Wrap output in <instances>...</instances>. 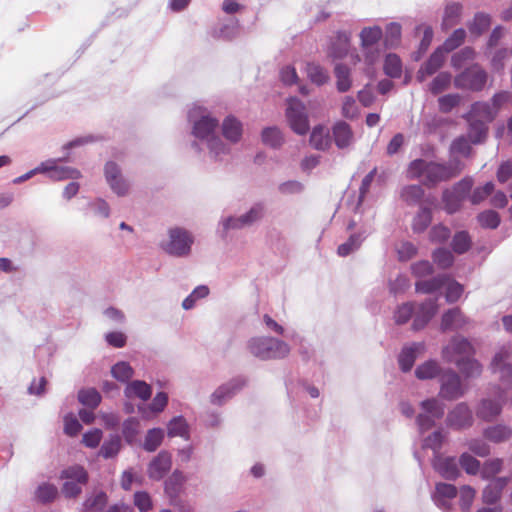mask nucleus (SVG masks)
I'll list each match as a JSON object with an SVG mask.
<instances>
[{
	"label": "nucleus",
	"instance_id": "nucleus-1",
	"mask_svg": "<svg viewBox=\"0 0 512 512\" xmlns=\"http://www.w3.org/2000/svg\"><path fill=\"white\" fill-rule=\"evenodd\" d=\"M509 358V350L505 347L501 348L500 351L494 356L491 363L492 371L495 374H499L501 381V387L497 388L495 392L497 399H483L476 411L478 418L490 422L494 420L502 411V404L505 400V390L512 388V365L507 363L506 360Z\"/></svg>",
	"mask_w": 512,
	"mask_h": 512
},
{
	"label": "nucleus",
	"instance_id": "nucleus-2",
	"mask_svg": "<svg viewBox=\"0 0 512 512\" xmlns=\"http://www.w3.org/2000/svg\"><path fill=\"white\" fill-rule=\"evenodd\" d=\"M462 170L463 165L457 159H453L449 163L415 159L408 166L407 178L421 179L423 185L434 187L440 182H445L458 176Z\"/></svg>",
	"mask_w": 512,
	"mask_h": 512
},
{
	"label": "nucleus",
	"instance_id": "nucleus-3",
	"mask_svg": "<svg viewBox=\"0 0 512 512\" xmlns=\"http://www.w3.org/2000/svg\"><path fill=\"white\" fill-rule=\"evenodd\" d=\"M248 350L262 360L286 357L290 348L287 343L272 337H254L248 341Z\"/></svg>",
	"mask_w": 512,
	"mask_h": 512
},
{
	"label": "nucleus",
	"instance_id": "nucleus-4",
	"mask_svg": "<svg viewBox=\"0 0 512 512\" xmlns=\"http://www.w3.org/2000/svg\"><path fill=\"white\" fill-rule=\"evenodd\" d=\"M60 479L64 480L61 488L63 495L66 498H76L88 483L89 475L83 466L72 465L61 471Z\"/></svg>",
	"mask_w": 512,
	"mask_h": 512
},
{
	"label": "nucleus",
	"instance_id": "nucleus-5",
	"mask_svg": "<svg viewBox=\"0 0 512 512\" xmlns=\"http://www.w3.org/2000/svg\"><path fill=\"white\" fill-rule=\"evenodd\" d=\"M473 186V180L469 177L463 178L457 182L452 189H446L442 194L444 209L448 214L457 212L470 193Z\"/></svg>",
	"mask_w": 512,
	"mask_h": 512
},
{
	"label": "nucleus",
	"instance_id": "nucleus-6",
	"mask_svg": "<svg viewBox=\"0 0 512 512\" xmlns=\"http://www.w3.org/2000/svg\"><path fill=\"white\" fill-rule=\"evenodd\" d=\"M286 118L296 134L305 135L309 131L306 107L299 99L292 97L287 100Z\"/></svg>",
	"mask_w": 512,
	"mask_h": 512
},
{
	"label": "nucleus",
	"instance_id": "nucleus-7",
	"mask_svg": "<svg viewBox=\"0 0 512 512\" xmlns=\"http://www.w3.org/2000/svg\"><path fill=\"white\" fill-rule=\"evenodd\" d=\"M475 354L471 342L460 335L453 336L450 342L443 348L442 357L448 363L457 365V361H463Z\"/></svg>",
	"mask_w": 512,
	"mask_h": 512
},
{
	"label": "nucleus",
	"instance_id": "nucleus-8",
	"mask_svg": "<svg viewBox=\"0 0 512 512\" xmlns=\"http://www.w3.org/2000/svg\"><path fill=\"white\" fill-rule=\"evenodd\" d=\"M487 77V73L475 64L457 75L454 79V85L458 89L481 91L487 82Z\"/></svg>",
	"mask_w": 512,
	"mask_h": 512
},
{
	"label": "nucleus",
	"instance_id": "nucleus-9",
	"mask_svg": "<svg viewBox=\"0 0 512 512\" xmlns=\"http://www.w3.org/2000/svg\"><path fill=\"white\" fill-rule=\"evenodd\" d=\"M496 116V111L487 102H476L472 105L469 118H475L476 123L471 124L472 129H476L477 137L473 140L474 143H479L486 136V127L484 122L492 121Z\"/></svg>",
	"mask_w": 512,
	"mask_h": 512
},
{
	"label": "nucleus",
	"instance_id": "nucleus-10",
	"mask_svg": "<svg viewBox=\"0 0 512 512\" xmlns=\"http://www.w3.org/2000/svg\"><path fill=\"white\" fill-rule=\"evenodd\" d=\"M192 244L193 238L190 233L177 227L169 230V241L163 249L170 255L185 256L189 254Z\"/></svg>",
	"mask_w": 512,
	"mask_h": 512
},
{
	"label": "nucleus",
	"instance_id": "nucleus-11",
	"mask_svg": "<svg viewBox=\"0 0 512 512\" xmlns=\"http://www.w3.org/2000/svg\"><path fill=\"white\" fill-rule=\"evenodd\" d=\"M463 393L459 375L452 370L446 371L441 377L440 396L446 400H454Z\"/></svg>",
	"mask_w": 512,
	"mask_h": 512
},
{
	"label": "nucleus",
	"instance_id": "nucleus-12",
	"mask_svg": "<svg viewBox=\"0 0 512 512\" xmlns=\"http://www.w3.org/2000/svg\"><path fill=\"white\" fill-rule=\"evenodd\" d=\"M473 423L472 411L465 403L457 404L447 416L448 426L454 429L470 427Z\"/></svg>",
	"mask_w": 512,
	"mask_h": 512
},
{
	"label": "nucleus",
	"instance_id": "nucleus-13",
	"mask_svg": "<svg viewBox=\"0 0 512 512\" xmlns=\"http://www.w3.org/2000/svg\"><path fill=\"white\" fill-rule=\"evenodd\" d=\"M438 305L437 299H428L419 305L418 311L415 314L412 329L418 331L424 328L432 317L437 313Z\"/></svg>",
	"mask_w": 512,
	"mask_h": 512
},
{
	"label": "nucleus",
	"instance_id": "nucleus-14",
	"mask_svg": "<svg viewBox=\"0 0 512 512\" xmlns=\"http://www.w3.org/2000/svg\"><path fill=\"white\" fill-rule=\"evenodd\" d=\"M445 53L440 47L437 48L429 57V59L422 64L417 72V80L423 82L428 76L436 73L444 64Z\"/></svg>",
	"mask_w": 512,
	"mask_h": 512
},
{
	"label": "nucleus",
	"instance_id": "nucleus-15",
	"mask_svg": "<svg viewBox=\"0 0 512 512\" xmlns=\"http://www.w3.org/2000/svg\"><path fill=\"white\" fill-rule=\"evenodd\" d=\"M171 455L166 451H161L149 464L148 476L153 480L162 479L171 469Z\"/></svg>",
	"mask_w": 512,
	"mask_h": 512
},
{
	"label": "nucleus",
	"instance_id": "nucleus-16",
	"mask_svg": "<svg viewBox=\"0 0 512 512\" xmlns=\"http://www.w3.org/2000/svg\"><path fill=\"white\" fill-rule=\"evenodd\" d=\"M39 172H47L52 180L78 179L80 172L71 167L57 166L55 162L42 163L36 169Z\"/></svg>",
	"mask_w": 512,
	"mask_h": 512
},
{
	"label": "nucleus",
	"instance_id": "nucleus-17",
	"mask_svg": "<svg viewBox=\"0 0 512 512\" xmlns=\"http://www.w3.org/2000/svg\"><path fill=\"white\" fill-rule=\"evenodd\" d=\"M433 467L445 479L454 480L459 476L455 457H443L437 454L433 460Z\"/></svg>",
	"mask_w": 512,
	"mask_h": 512
},
{
	"label": "nucleus",
	"instance_id": "nucleus-18",
	"mask_svg": "<svg viewBox=\"0 0 512 512\" xmlns=\"http://www.w3.org/2000/svg\"><path fill=\"white\" fill-rule=\"evenodd\" d=\"M469 323V319L464 315L460 308L455 307L446 311L441 319V330H458L464 328Z\"/></svg>",
	"mask_w": 512,
	"mask_h": 512
},
{
	"label": "nucleus",
	"instance_id": "nucleus-19",
	"mask_svg": "<svg viewBox=\"0 0 512 512\" xmlns=\"http://www.w3.org/2000/svg\"><path fill=\"white\" fill-rule=\"evenodd\" d=\"M509 481V477H498L492 480L483 490V502L489 505L497 503Z\"/></svg>",
	"mask_w": 512,
	"mask_h": 512
},
{
	"label": "nucleus",
	"instance_id": "nucleus-20",
	"mask_svg": "<svg viewBox=\"0 0 512 512\" xmlns=\"http://www.w3.org/2000/svg\"><path fill=\"white\" fill-rule=\"evenodd\" d=\"M332 133L335 145L339 149L347 148L353 142L354 136L352 128L344 121L336 122L332 128Z\"/></svg>",
	"mask_w": 512,
	"mask_h": 512
},
{
	"label": "nucleus",
	"instance_id": "nucleus-21",
	"mask_svg": "<svg viewBox=\"0 0 512 512\" xmlns=\"http://www.w3.org/2000/svg\"><path fill=\"white\" fill-rule=\"evenodd\" d=\"M425 350L424 343H413L411 346L404 347L399 355L398 362L403 372L412 369L417 354L423 353Z\"/></svg>",
	"mask_w": 512,
	"mask_h": 512
},
{
	"label": "nucleus",
	"instance_id": "nucleus-22",
	"mask_svg": "<svg viewBox=\"0 0 512 512\" xmlns=\"http://www.w3.org/2000/svg\"><path fill=\"white\" fill-rule=\"evenodd\" d=\"M264 208L262 205L257 204L253 206L246 214L239 218H229L226 221L227 228H241L244 225H249L256 220L260 219L263 215Z\"/></svg>",
	"mask_w": 512,
	"mask_h": 512
},
{
	"label": "nucleus",
	"instance_id": "nucleus-23",
	"mask_svg": "<svg viewBox=\"0 0 512 512\" xmlns=\"http://www.w3.org/2000/svg\"><path fill=\"white\" fill-rule=\"evenodd\" d=\"M217 127V119L209 116H203L197 122H195L193 127V134L197 138L207 139L214 133Z\"/></svg>",
	"mask_w": 512,
	"mask_h": 512
},
{
	"label": "nucleus",
	"instance_id": "nucleus-24",
	"mask_svg": "<svg viewBox=\"0 0 512 512\" xmlns=\"http://www.w3.org/2000/svg\"><path fill=\"white\" fill-rule=\"evenodd\" d=\"M310 144L316 150H327L331 144L329 130L322 125L315 126L310 135Z\"/></svg>",
	"mask_w": 512,
	"mask_h": 512
},
{
	"label": "nucleus",
	"instance_id": "nucleus-25",
	"mask_svg": "<svg viewBox=\"0 0 512 512\" xmlns=\"http://www.w3.org/2000/svg\"><path fill=\"white\" fill-rule=\"evenodd\" d=\"M222 133L223 136L231 142L239 141L242 135L241 122L234 116L226 117L222 124Z\"/></svg>",
	"mask_w": 512,
	"mask_h": 512
},
{
	"label": "nucleus",
	"instance_id": "nucleus-26",
	"mask_svg": "<svg viewBox=\"0 0 512 512\" xmlns=\"http://www.w3.org/2000/svg\"><path fill=\"white\" fill-rule=\"evenodd\" d=\"M151 394L152 390L150 385L140 380L130 382L125 388V395L128 398L138 397L139 399L146 401L151 397Z\"/></svg>",
	"mask_w": 512,
	"mask_h": 512
},
{
	"label": "nucleus",
	"instance_id": "nucleus-27",
	"mask_svg": "<svg viewBox=\"0 0 512 512\" xmlns=\"http://www.w3.org/2000/svg\"><path fill=\"white\" fill-rule=\"evenodd\" d=\"M462 14V5L458 2L448 3L445 7L443 20H442V28L444 30H448L451 27L455 26L461 17Z\"/></svg>",
	"mask_w": 512,
	"mask_h": 512
},
{
	"label": "nucleus",
	"instance_id": "nucleus-28",
	"mask_svg": "<svg viewBox=\"0 0 512 512\" xmlns=\"http://www.w3.org/2000/svg\"><path fill=\"white\" fill-rule=\"evenodd\" d=\"M484 437L494 443H501L512 437V429L506 425H495L484 430Z\"/></svg>",
	"mask_w": 512,
	"mask_h": 512
},
{
	"label": "nucleus",
	"instance_id": "nucleus-29",
	"mask_svg": "<svg viewBox=\"0 0 512 512\" xmlns=\"http://www.w3.org/2000/svg\"><path fill=\"white\" fill-rule=\"evenodd\" d=\"M349 43V36L344 32H338L330 47L329 55L335 59L343 58L348 52Z\"/></svg>",
	"mask_w": 512,
	"mask_h": 512
},
{
	"label": "nucleus",
	"instance_id": "nucleus-30",
	"mask_svg": "<svg viewBox=\"0 0 512 512\" xmlns=\"http://www.w3.org/2000/svg\"><path fill=\"white\" fill-rule=\"evenodd\" d=\"M383 37L380 26L365 27L360 32L361 47L368 49L379 42Z\"/></svg>",
	"mask_w": 512,
	"mask_h": 512
},
{
	"label": "nucleus",
	"instance_id": "nucleus-31",
	"mask_svg": "<svg viewBox=\"0 0 512 512\" xmlns=\"http://www.w3.org/2000/svg\"><path fill=\"white\" fill-rule=\"evenodd\" d=\"M185 477L182 472L175 470L172 475L165 481V492L171 498L175 499L179 495Z\"/></svg>",
	"mask_w": 512,
	"mask_h": 512
},
{
	"label": "nucleus",
	"instance_id": "nucleus-32",
	"mask_svg": "<svg viewBox=\"0 0 512 512\" xmlns=\"http://www.w3.org/2000/svg\"><path fill=\"white\" fill-rule=\"evenodd\" d=\"M432 222V211L430 208L421 207L412 221V230L415 233L424 232Z\"/></svg>",
	"mask_w": 512,
	"mask_h": 512
},
{
	"label": "nucleus",
	"instance_id": "nucleus-33",
	"mask_svg": "<svg viewBox=\"0 0 512 512\" xmlns=\"http://www.w3.org/2000/svg\"><path fill=\"white\" fill-rule=\"evenodd\" d=\"M334 73L336 77L337 90L341 93L348 91L352 84L350 69L343 64H337L335 66Z\"/></svg>",
	"mask_w": 512,
	"mask_h": 512
},
{
	"label": "nucleus",
	"instance_id": "nucleus-34",
	"mask_svg": "<svg viewBox=\"0 0 512 512\" xmlns=\"http://www.w3.org/2000/svg\"><path fill=\"white\" fill-rule=\"evenodd\" d=\"M447 280V276H437L429 280L416 282L415 288L417 292L430 294L442 288Z\"/></svg>",
	"mask_w": 512,
	"mask_h": 512
},
{
	"label": "nucleus",
	"instance_id": "nucleus-35",
	"mask_svg": "<svg viewBox=\"0 0 512 512\" xmlns=\"http://www.w3.org/2000/svg\"><path fill=\"white\" fill-rule=\"evenodd\" d=\"M472 246V240L467 231L456 232L452 238L451 247L457 254L466 253Z\"/></svg>",
	"mask_w": 512,
	"mask_h": 512
},
{
	"label": "nucleus",
	"instance_id": "nucleus-36",
	"mask_svg": "<svg viewBox=\"0 0 512 512\" xmlns=\"http://www.w3.org/2000/svg\"><path fill=\"white\" fill-rule=\"evenodd\" d=\"M402 28L399 23L391 22L386 26L384 43L386 47L393 48L400 44Z\"/></svg>",
	"mask_w": 512,
	"mask_h": 512
},
{
	"label": "nucleus",
	"instance_id": "nucleus-37",
	"mask_svg": "<svg viewBox=\"0 0 512 512\" xmlns=\"http://www.w3.org/2000/svg\"><path fill=\"white\" fill-rule=\"evenodd\" d=\"M243 384L229 383L220 386L211 396V401L214 404L221 405L225 399L231 397L234 392L242 387Z\"/></svg>",
	"mask_w": 512,
	"mask_h": 512
},
{
	"label": "nucleus",
	"instance_id": "nucleus-38",
	"mask_svg": "<svg viewBox=\"0 0 512 512\" xmlns=\"http://www.w3.org/2000/svg\"><path fill=\"white\" fill-rule=\"evenodd\" d=\"M440 372L438 363L434 360H429L419 365L415 370V375L420 380L432 379Z\"/></svg>",
	"mask_w": 512,
	"mask_h": 512
},
{
	"label": "nucleus",
	"instance_id": "nucleus-39",
	"mask_svg": "<svg viewBox=\"0 0 512 512\" xmlns=\"http://www.w3.org/2000/svg\"><path fill=\"white\" fill-rule=\"evenodd\" d=\"M384 72L391 78H399L402 74V62L396 54H388L384 61Z\"/></svg>",
	"mask_w": 512,
	"mask_h": 512
},
{
	"label": "nucleus",
	"instance_id": "nucleus-40",
	"mask_svg": "<svg viewBox=\"0 0 512 512\" xmlns=\"http://www.w3.org/2000/svg\"><path fill=\"white\" fill-rule=\"evenodd\" d=\"M456 366L466 377H478L482 372L481 364L472 357H468L463 361H457Z\"/></svg>",
	"mask_w": 512,
	"mask_h": 512
},
{
	"label": "nucleus",
	"instance_id": "nucleus-41",
	"mask_svg": "<svg viewBox=\"0 0 512 512\" xmlns=\"http://www.w3.org/2000/svg\"><path fill=\"white\" fill-rule=\"evenodd\" d=\"M58 489L55 485L50 483H43L38 486L35 491L36 499L41 503H50L56 499Z\"/></svg>",
	"mask_w": 512,
	"mask_h": 512
},
{
	"label": "nucleus",
	"instance_id": "nucleus-42",
	"mask_svg": "<svg viewBox=\"0 0 512 512\" xmlns=\"http://www.w3.org/2000/svg\"><path fill=\"white\" fill-rule=\"evenodd\" d=\"M78 400L84 406L95 409L101 402V395L95 388L82 389L78 392Z\"/></svg>",
	"mask_w": 512,
	"mask_h": 512
},
{
	"label": "nucleus",
	"instance_id": "nucleus-43",
	"mask_svg": "<svg viewBox=\"0 0 512 512\" xmlns=\"http://www.w3.org/2000/svg\"><path fill=\"white\" fill-rule=\"evenodd\" d=\"M164 432L160 428H153L148 430L143 448L148 452H154L162 443Z\"/></svg>",
	"mask_w": 512,
	"mask_h": 512
},
{
	"label": "nucleus",
	"instance_id": "nucleus-44",
	"mask_svg": "<svg viewBox=\"0 0 512 512\" xmlns=\"http://www.w3.org/2000/svg\"><path fill=\"white\" fill-rule=\"evenodd\" d=\"M466 37L464 29L459 28L453 31V33L444 41L440 47L444 52L448 53L462 45Z\"/></svg>",
	"mask_w": 512,
	"mask_h": 512
},
{
	"label": "nucleus",
	"instance_id": "nucleus-45",
	"mask_svg": "<svg viewBox=\"0 0 512 512\" xmlns=\"http://www.w3.org/2000/svg\"><path fill=\"white\" fill-rule=\"evenodd\" d=\"M307 75L311 82L317 85H323L328 82L329 74L320 65L311 63L307 65Z\"/></svg>",
	"mask_w": 512,
	"mask_h": 512
},
{
	"label": "nucleus",
	"instance_id": "nucleus-46",
	"mask_svg": "<svg viewBox=\"0 0 512 512\" xmlns=\"http://www.w3.org/2000/svg\"><path fill=\"white\" fill-rule=\"evenodd\" d=\"M424 196V190L420 185H408L401 190V198L408 204L420 202Z\"/></svg>",
	"mask_w": 512,
	"mask_h": 512
},
{
	"label": "nucleus",
	"instance_id": "nucleus-47",
	"mask_svg": "<svg viewBox=\"0 0 512 512\" xmlns=\"http://www.w3.org/2000/svg\"><path fill=\"white\" fill-rule=\"evenodd\" d=\"M490 23L491 21L488 15L477 13L473 21L468 25V28L471 34L479 36L489 28Z\"/></svg>",
	"mask_w": 512,
	"mask_h": 512
},
{
	"label": "nucleus",
	"instance_id": "nucleus-48",
	"mask_svg": "<svg viewBox=\"0 0 512 512\" xmlns=\"http://www.w3.org/2000/svg\"><path fill=\"white\" fill-rule=\"evenodd\" d=\"M451 83V74L448 72L439 73L430 83V91L434 95H438L446 90Z\"/></svg>",
	"mask_w": 512,
	"mask_h": 512
},
{
	"label": "nucleus",
	"instance_id": "nucleus-49",
	"mask_svg": "<svg viewBox=\"0 0 512 512\" xmlns=\"http://www.w3.org/2000/svg\"><path fill=\"white\" fill-rule=\"evenodd\" d=\"M420 406L433 418L439 419L444 415V405L436 398L426 399L421 402Z\"/></svg>",
	"mask_w": 512,
	"mask_h": 512
},
{
	"label": "nucleus",
	"instance_id": "nucleus-50",
	"mask_svg": "<svg viewBox=\"0 0 512 512\" xmlns=\"http://www.w3.org/2000/svg\"><path fill=\"white\" fill-rule=\"evenodd\" d=\"M432 258H433L434 263L437 264L438 267H440L442 269L449 268L454 263L453 254L445 248L436 249L433 252Z\"/></svg>",
	"mask_w": 512,
	"mask_h": 512
},
{
	"label": "nucleus",
	"instance_id": "nucleus-51",
	"mask_svg": "<svg viewBox=\"0 0 512 512\" xmlns=\"http://www.w3.org/2000/svg\"><path fill=\"white\" fill-rule=\"evenodd\" d=\"M111 373L115 379L121 382H127L134 374L133 368L127 362H118L112 369Z\"/></svg>",
	"mask_w": 512,
	"mask_h": 512
},
{
	"label": "nucleus",
	"instance_id": "nucleus-52",
	"mask_svg": "<svg viewBox=\"0 0 512 512\" xmlns=\"http://www.w3.org/2000/svg\"><path fill=\"white\" fill-rule=\"evenodd\" d=\"M120 447L121 440L119 436H113L102 444L99 454L106 459L111 458L118 454Z\"/></svg>",
	"mask_w": 512,
	"mask_h": 512
},
{
	"label": "nucleus",
	"instance_id": "nucleus-53",
	"mask_svg": "<svg viewBox=\"0 0 512 512\" xmlns=\"http://www.w3.org/2000/svg\"><path fill=\"white\" fill-rule=\"evenodd\" d=\"M479 224L483 228L495 229L500 224V216L493 210H486L477 217Z\"/></svg>",
	"mask_w": 512,
	"mask_h": 512
},
{
	"label": "nucleus",
	"instance_id": "nucleus-54",
	"mask_svg": "<svg viewBox=\"0 0 512 512\" xmlns=\"http://www.w3.org/2000/svg\"><path fill=\"white\" fill-rule=\"evenodd\" d=\"M450 235V229L443 224L434 225L429 231V239L433 243H444L450 238Z\"/></svg>",
	"mask_w": 512,
	"mask_h": 512
},
{
	"label": "nucleus",
	"instance_id": "nucleus-55",
	"mask_svg": "<svg viewBox=\"0 0 512 512\" xmlns=\"http://www.w3.org/2000/svg\"><path fill=\"white\" fill-rule=\"evenodd\" d=\"M262 140L266 145L278 147L283 142L281 131L275 127H269L263 130Z\"/></svg>",
	"mask_w": 512,
	"mask_h": 512
},
{
	"label": "nucleus",
	"instance_id": "nucleus-56",
	"mask_svg": "<svg viewBox=\"0 0 512 512\" xmlns=\"http://www.w3.org/2000/svg\"><path fill=\"white\" fill-rule=\"evenodd\" d=\"M107 504V495L104 492H98L85 501V507L90 512H101Z\"/></svg>",
	"mask_w": 512,
	"mask_h": 512
},
{
	"label": "nucleus",
	"instance_id": "nucleus-57",
	"mask_svg": "<svg viewBox=\"0 0 512 512\" xmlns=\"http://www.w3.org/2000/svg\"><path fill=\"white\" fill-rule=\"evenodd\" d=\"M187 435V423L183 417H175L168 424V436L185 437Z\"/></svg>",
	"mask_w": 512,
	"mask_h": 512
},
{
	"label": "nucleus",
	"instance_id": "nucleus-58",
	"mask_svg": "<svg viewBox=\"0 0 512 512\" xmlns=\"http://www.w3.org/2000/svg\"><path fill=\"white\" fill-rule=\"evenodd\" d=\"M415 310L413 302H407L400 305L394 314V319L397 324H405L412 317Z\"/></svg>",
	"mask_w": 512,
	"mask_h": 512
},
{
	"label": "nucleus",
	"instance_id": "nucleus-59",
	"mask_svg": "<svg viewBox=\"0 0 512 512\" xmlns=\"http://www.w3.org/2000/svg\"><path fill=\"white\" fill-rule=\"evenodd\" d=\"M459 463L467 474L476 475L480 470V462L468 453L460 456Z\"/></svg>",
	"mask_w": 512,
	"mask_h": 512
},
{
	"label": "nucleus",
	"instance_id": "nucleus-60",
	"mask_svg": "<svg viewBox=\"0 0 512 512\" xmlns=\"http://www.w3.org/2000/svg\"><path fill=\"white\" fill-rule=\"evenodd\" d=\"M475 51L471 47H465L459 52L455 53L451 58V65L454 68H461L465 62L474 58Z\"/></svg>",
	"mask_w": 512,
	"mask_h": 512
},
{
	"label": "nucleus",
	"instance_id": "nucleus-61",
	"mask_svg": "<svg viewBox=\"0 0 512 512\" xmlns=\"http://www.w3.org/2000/svg\"><path fill=\"white\" fill-rule=\"evenodd\" d=\"M139 427H140V423L134 417L127 419L123 423L122 432H123V436L127 442L131 443L134 441L136 435L139 432Z\"/></svg>",
	"mask_w": 512,
	"mask_h": 512
},
{
	"label": "nucleus",
	"instance_id": "nucleus-62",
	"mask_svg": "<svg viewBox=\"0 0 512 512\" xmlns=\"http://www.w3.org/2000/svg\"><path fill=\"white\" fill-rule=\"evenodd\" d=\"M503 461L502 459L495 458L488 460L484 463L481 475L484 479H489L498 474L502 469Z\"/></svg>",
	"mask_w": 512,
	"mask_h": 512
},
{
	"label": "nucleus",
	"instance_id": "nucleus-63",
	"mask_svg": "<svg viewBox=\"0 0 512 512\" xmlns=\"http://www.w3.org/2000/svg\"><path fill=\"white\" fill-rule=\"evenodd\" d=\"M360 244H361L360 235L353 234L349 237V239L345 243L339 245V247L337 249V253L339 256L345 257V256L349 255L350 253H352L353 251H355L356 249H358Z\"/></svg>",
	"mask_w": 512,
	"mask_h": 512
},
{
	"label": "nucleus",
	"instance_id": "nucleus-64",
	"mask_svg": "<svg viewBox=\"0 0 512 512\" xmlns=\"http://www.w3.org/2000/svg\"><path fill=\"white\" fill-rule=\"evenodd\" d=\"M450 151L452 154H461L468 157L472 152V147L469 141L465 137L461 136L452 142Z\"/></svg>",
	"mask_w": 512,
	"mask_h": 512
}]
</instances>
